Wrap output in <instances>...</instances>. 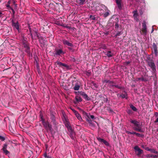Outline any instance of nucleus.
Here are the masks:
<instances>
[{
  "label": "nucleus",
  "mask_w": 158,
  "mask_h": 158,
  "mask_svg": "<svg viewBox=\"0 0 158 158\" xmlns=\"http://www.w3.org/2000/svg\"><path fill=\"white\" fill-rule=\"evenodd\" d=\"M130 122L132 124V128L135 130L140 132H143L142 129V124L136 120H130Z\"/></svg>",
  "instance_id": "1"
},
{
  "label": "nucleus",
  "mask_w": 158,
  "mask_h": 158,
  "mask_svg": "<svg viewBox=\"0 0 158 158\" xmlns=\"http://www.w3.org/2000/svg\"><path fill=\"white\" fill-rule=\"evenodd\" d=\"M42 122L43 125L45 128L48 129L50 130H52V127L51 125L49 124L48 122H45L44 120L42 121Z\"/></svg>",
  "instance_id": "2"
},
{
  "label": "nucleus",
  "mask_w": 158,
  "mask_h": 158,
  "mask_svg": "<svg viewBox=\"0 0 158 158\" xmlns=\"http://www.w3.org/2000/svg\"><path fill=\"white\" fill-rule=\"evenodd\" d=\"M7 145L6 143H5L3 145L2 149L4 153L6 155H7L10 153L7 150Z\"/></svg>",
  "instance_id": "3"
},
{
  "label": "nucleus",
  "mask_w": 158,
  "mask_h": 158,
  "mask_svg": "<svg viewBox=\"0 0 158 158\" xmlns=\"http://www.w3.org/2000/svg\"><path fill=\"white\" fill-rule=\"evenodd\" d=\"M148 64L152 69L153 71L154 72L156 71V66L154 63L152 61L150 60L148 62Z\"/></svg>",
  "instance_id": "4"
},
{
  "label": "nucleus",
  "mask_w": 158,
  "mask_h": 158,
  "mask_svg": "<svg viewBox=\"0 0 158 158\" xmlns=\"http://www.w3.org/2000/svg\"><path fill=\"white\" fill-rule=\"evenodd\" d=\"M97 139L100 142L105 144L106 146H108L109 145L108 142L103 139L99 137H97Z\"/></svg>",
  "instance_id": "5"
},
{
  "label": "nucleus",
  "mask_w": 158,
  "mask_h": 158,
  "mask_svg": "<svg viewBox=\"0 0 158 158\" xmlns=\"http://www.w3.org/2000/svg\"><path fill=\"white\" fill-rule=\"evenodd\" d=\"M64 53L63 52L61 49H56L55 50V53H54V55L55 56L56 55L60 56L62 54H64Z\"/></svg>",
  "instance_id": "6"
},
{
  "label": "nucleus",
  "mask_w": 158,
  "mask_h": 158,
  "mask_svg": "<svg viewBox=\"0 0 158 158\" xmlns=\"http://www.w3.org/2000/svg\"><path fill=\"white\" fill-rule=\"evenodd\" d=\"M134 149L136 151L138 152V153L137 154L138 156H139L142 153H143V151L140 149L139 147L137 146H136L134 147Z\"/></svg>",
  "instance_id": "7"
},
{
  "label": "nucleus",
  "mask_w": 158,
  "mask_h": 158,
  "mask_svg": "<svg viewBox=\"0 0 158 158\" xmlns=\"http://www.w3.org/2000/svg\"><path fill=\"white\" fill-rule=\"evenodd\" d=\"M142 30L143 32L145 35H146L147 33V27L145 22H143L142 24Z\"/></svg>",
  "instance_id": "8"
},
{
  "label": "nucleus",
  "mask_w": 158,
  "mask_h": 158,
  "mask_svg": "<svg viewBox=\"0 0 158 158\" xmlns=\"http://www.w3.org/2000/svg\"><path fill=\"white\" fill-rule=\"evenodd\" d=\"M73 112H74L76 117H77V118L80 121H82V119L81 117V116H80L79 114L76 110H73Z\"/></svg>",
  "instance_id": "9"
},
{
  "label": "nucleus",
  "mask_w": 158,
  "mask_h": 158,
  "mask_svg": "<svg viewBox=\"0 0 158 158\" xmlns=\"http://www.w3.org/2000/svg\"><path fill=\"white\" fill-rule=\"evenodd\" d=\"M115 1L118 9L121 10L122 8L121 5L122 0H115Z\"/></svg>",
  "instance_id": "10"
},
{
  "label": "nucleus",
  "mask_w": 158,
  "mask_h": 158,
  "mask_svg": "<svg viewBox=\"0 0 158 158\" xmlns=\"http://www.w3.org/2000/svg\"><path fill=\"white\" fill-rule=\"evenodd\" d=\"M63 43L64 45H67L68 46L72 47L73 46V44L69 42L68 41L65 40H63Z\"/></svg>",
  "instance_id": "11"
},
{
  "label": "nucleus",
  "mask_w": 158,
  "mask_h": 158,
  "mask_svg": "<svg viewBox=\"0 0 158 158\" xmlns=\"http://www.w3.org/2000/svg\"><path fill=\"white\" fill-rule=\"evenodd\" d=\"M12 26L15 27L17 30H19V23L18 22H17L15 23L13 21H12Z\"/></svg>",
  "instance_id": "12"
},
{
  "label": "nucleus",
  "mask_w": 158,
  "mask_h": 158,
  "mask_svg": "<svg viewBox=\"0 0 158 158\" xmlns=\"http://www.w3.org/2000/svg\"><path fill=\"white\" fill-rule=\"evenodd\" d=\"M152 48L153 49L156 55L157 53V47L156 44L154 43L153 44Z\"/></svg>",
  "instance_id": "13"
},
{
  "label": "nucleus",
  "mask_w": 158,
  "mask_h": 158,
  "mask_svg": "<svg viewBox=\"0 0 158 158\" xmlns=\"http://www.w3.org/2000/svg\"><path fill=\"white\" fill-rule=\"evenodd\" d=\"M56 64L60 66H63L64 67H67V65L64 63H62L59 62H56Z\"/></svg>",
  "instance_id": "14"
},
{
  "label": "nucleus",
  "mask_w": 158,
  "mask_h": 158,
  "mask_svg": "<svg viewBox=\"0 0 158 158\" xmlns=\"http://www.w3.org/2000/svg\"><path fill=\"white\" fill-rule=\"evenodd\" d=\"M146 79L145 78L143 77H142L140 78H137L135 79V81H145Z\"/></svg>",
  "instance_id": "15"
},
{
  "label": "nucleus",
  "mask_w": 158,
  "mask_h": 158,
  "mask_svg": "<svg viewBox=\"0 0 158 158\" xmlns=\"http://www.w3.org/2000/svg\"><path fill=\"white\" fill-rule=\"evenodd\" d=\"M85 0H77L76 2L79 4L83 5L85 3Z\"/></svg>",
  "instance_id": "16"
},
{
  "label": "nucleus",
  "mask_w": 158,
  "mask_h": 158,
  "mask_svg": "<svg viewBox=\"0 0 158 158\" xmlns=\"http://www.w3.org/2000/svg\"><path fill=\"white\" fill-rule=\"evenodd\" d=\"M106 55L108 57H110L113 56V54L110 51H108L107 52L106 54Z\"/></svg>",
  "instance_id": "17"
},
{
  "label": "nucleus",
  "mask_w": 158,
  "mask_h": 158,
  "mask_svg": "<svg viewBox=\"0 0 158 158\" xmlns=\"http://www.w3.org/2000/svg\"><path fill=\"white\" fill-rule=\"evenodd\" d=\"M75 99L77 102H81L82 101L81 98L78 96H76L75 97Z\"/></svg>",
  "instance_id": "18"
},
{
  "label": "nucleus",
  "mask_w": 158,
  "mask_h": 158,
  "mask_svg": "<svg viewBox=\"0 0 158 158\" xmlns=\"http://www.w3.org/2000/svg\"><path fill=\"white\" fill-rule=\"evenodd\" d=\"M124 94H122L120 95V96H119V97H121L123 98H126L127 99V93L126 92H124Z\"/></svg>",
  "instance_id": "19"
},
{
  "label": "nucleus",
  "mask_w": 158,
  "mask_h": 158,
  "mask_svg": "<svg viewBox=\"0 0 158 158\" xmlns=\"http://www.w3.org/2000/svg\"><path fill=\"white\" fill-rule=\"evenodd\" d=\"M80 86L77 83L76 84L75 86L74 87V89L75 90H78L79 89Z\"/></svg>",
  "instance_id": "20"
},
{
  "label": "nucleus",
  "mask_w": 158,
  "mask_h": 158,
  "mask_svg": "<svg viewBox=\"0 0 158 158\" xmlns=\"http://www.w3.org/2000/svg\"><path fill=\"white\" fill-rule=\"evenodd\" d=\"M147 150L148 151H149L151 152H152L154 153L157 154L158 153V152L157 151H156L154 149H147Z\"/></svg>",
  "instance_id": "21"
},
{
  "label": "nucleus",
  "mask_w": 158,
  "mask_h": 158,
  "mask_svg": "<svg viewBox=\"0 0 158 158\" xmlns=\"http://www.w3.org/2000/svg\"><path fill=\"white\" fill-rule=\"evenodd\" d=\"M6 7L7 8L8 10H12L13 12H14V10L13 8H12L9 4H7L6 5Z\"/></svg>",
  "instance_id": "22"
},
{
  "label": "nucleus",
  "mask_w": 158,
  "mask_h": 158,
  "mask_svg": "<svg viewBox=\"0 0 158 158\" xmlns=\"http://www.w3.org/2000/svg\"><path fill=\"white\" fill-rule=\"evenodd\" d=\"M61 26L67 28L69 29H71V27L70 26H68V25H65L64 24L61 25Z\"/></svg>",
  "instance_id": "23"
},
{
  "label": "nucleus",
  "mask_w": 158,
  "mask_h": 158,
  "mask_svg": "<svg viewBox=\"0 0 158 158\" xmlns=\"http://www.w3.org/2000/svg\"><path fill=\"white\" fill-rule=\"evenodd\" d=\"M112 86L114 87L117 88L119 89H122L123 88V87H122L119 86L118 85H112Z\"/></svg>",
  "instance_id": "24"
},
{
  "label": "nucleus",
  "mask_w": 158,
  "mask_h": 158,
  "mask_svg": "<svg viewBox=\"0 0 158 158\" xmlns=\"http://www.w3.org/2000/svg\"><path fill=\"white\" fill-rule=\"evenodd\" d=\"M84 98L85 100L89 101L90 100V98L89 97L87 96V95L86 94L83 97Z\"/></svg>",
  "instance_id": "25"
},
{
  "label": "nucleus",
  "mask_w": 158,
  "mask_h": 158,
  "mask_svg": "<svg viewBox=\"0 0 158 158\" xmlns=\"http://www.w3.org/2000/svg\"><path fill=\"white\" fill-rule=\"evenodd\" d=\"M40 119H41L40 121H44V118L43 116L42 115V114L41 113V111H40Z\"/></svg>",
  "instance_id": "26"
},
{
  "label": "nucleus",
  "mask_w": 158,
  "mask_h": 158,
  "mask_svg": "<svg viewBox=\"0 0 158 158\" xmlns=\"http://www.w3.org/2000/svg\"><path fill=\"white\" fill-rule=\"evenodd\" d=\"M134 13L133 16L135 17L136 18L138 16L137 11V10L133 12Z\"/></svg>",
  "instance_id": "27"
},
{
  "label": "nucleus",
  "mask_w": 158,
  "mask_h": 158,
  "mask_svg": "<svg viewBox=\"0 0 158 158\" xmlns=\"http://www.w3.org/2000/svg\"><path fill=\"white\" fill-rule=\"evenodd\" d=\"M23 46L26 48H27L28 49L29 48V46L28 44H27L26 43H24L23 42Z\"/></svg>",
  "instance_id": "28"
},
{
  "label": "nucleus",
  "mask_w": 158,
  "mask_h": 158,
  "mask_svg": "<svg viewBox=\"0 0 158 158\" xmlns=\"http://www.w3.org/2000/svg\"><path fill=\"white\" fill-rule=\"evenodd\" d=\"M131 108L134 111H136L137 109L133 105H131L130 106Z\"/></svg>",
  "instance_id": "29"
},
{
  "label": "nucleus",
  "mask_w": 158,
  "mask_h": 158,
  "mask_svg": "<svg viewBox=\"0 0 158 158\" xmlns=\"http://www.w3.org/2000/svg\"><path fill=\"white\" fill-rule=\"evenodd\" d=\"M148 156L149 157H151L152 158H156L157 157H158V155H151Z\"/></svg>",
  "instance_id": "30"
},
{
  "label": "nucleus",
  "mask_w": 158,
  "mask_h": 158,
  "mask_svg": "<svg viewBox=\"0 0 158 158\" xmlns=\"http://www.w3.org/2000/svg\"><path fill=\"white\" fill-rule=\"evenodd\" d=\"M66 126L67 128L69 130L70 129V130H71V127L69 125V124L68 123H67L66 125Z\"/></svg>",
  "instance_id": "31"
},
{
  "label": "nucleus",
  "mask_w": 158,
  "mask_h": 158,
  "mask_svg": "<svg viewBox=\"0 0 158 158\" xmlns=\"http://www.w3.org/2000/svg\"><path fill=\"white\" fill-rule=\"evenodd\" d=\"M93 85V86H94V87L93 88H97L98 87V85H97L94 83V82H92L91 83Z\"/></svg>",
  "instance_id": "32"
},
{
  "label": "nucleus",
  "mask_w": 158,
  "mask_h": 158,
  "mask_svg": "<svg viewBox=\"0 0 158 158\" xmlns=\"http://www.w3.org/2000/svg\"><path fill=\"white\" fill-rule=\"evenodd\" d=\"M88 118L89 119H87V121L88 122V123L89 124H91L92 123V120L89 119H90V118L89 117V116H88Z\"/></svg>",
  "instance_id": "33"
},
{
  "label": "nucleus",
  "mask_w": 158,
  "mask_h": 158,
  "mask_svg": "<svg viewBox=\"0 0 158 158\" xmlns=\"http://www.w3.org/2000/svg\"><path fill=\"white\" fill-rule=\"evenodd\" d=\"M79 93H80V95L82 96L83 97L86 94L84 92H82V91L80 92H79Z\"/></svg>",
  "instance_id": "34"
},
{
  "label": "nucleus",
  "mask_w": 158,
  "mask_h": 158,
  "mask_svg": "<svg viewBox=\"0 0 158 158\" xmlns=\"http://www.w3.org/2000/svg\"><path fill=\"white\" fill-rule=\"evenodd\" d=\"M127 133L128 134H132V135H134V134H136V132H130V131H127Z\"/></svg>",
  "instance_id": "35"
},
{
  "label": "nucleus",
  "mask_w": 158,
  "mask_h": 158,
  "mask_svg": "<svg viewBox=\"0 0 158 158\" xmlns=\"http://www.w3.org/2000/svg\"><path fill=\"white\" fill-rule=\"evenodd\" d=\"M110 11H108L106 12L104 14V15L105 17L109 15Z\"/></svg>",
  "instance_id": "36"
},
{
  "label": "nucleus",
  "mask_w": 158,
  "mask_h": 158,
  "mask_svg": "<svg viewBox=\"0 0 158 158\" xmlns=\"http://www.w3.org/2000/svg\"><path fill=\"white\" fill-rule=\"evenodd\" d=\"M25 51L28 54H30V47H29V48H26L25 50Z\"/></svg>",
  "instance_id": "37"
},
{
  "label": "nucleus",
  "mask_w": 158,
  "mask_h": 158,
  "mask_svg": "<svg viewBox=\"0 0 158 158\" xmlns=\"http://www.w3.org/2000/svg\"><path fill=\"white\" fill-rule=\"evenodd\" d=\"M0 139L2 141H4L5 140V138L3 136L0 135Z\"/></svg>",
  "instance_id": "38"
},
{
  "label": "nucleus",
  "mask_w": 158,
  "mask_h": 158,
  "mask_svg": "<svg viewBox=\"0 0 158 158\" xmlns=\"http://www.w3.org/2000/svg\"><path fill=\"white\" fill-rule=\"evenodd\" d=\"M136 135L138 137H142L143 135H141L139 133H136Z\"/></svg>",
  "instance_id": "39"
},
{
  "label": "nucleus",
  "mask_w": 158,
  "mask_h": 158,
  "mask_svg": "<svg viewBox=\"0 0 158 158\" xmlns=\"http://www.w3.org/2000/svg\"><path fill=\"white\" fill-rule=\"evenodd\" d=\"M121 34V33L120 32H118L115 35V36H119Z\"/></svg>",
  "instance_id": "40"
},
{
  "label": "nucleus",
  "mask_w": 158,
  "mask_h": 158,
  "mask_svg": "<svg viewBox=\"0 0 158 158\" xmlns=\"http://www.w3.org/2000/svg\"><path fill=\"white\" fill-rule=\"evenodd\" d=\"M90 18H91L93 20L95 19V17L94 16H93L92 15H90Z\"/></svg>",
  "instance_id": "41"
},
{
  "label": "nucleus",
  "mask_w": 158,
  "mask_h": 158,
  "mask_svg": "<svg viewBox=\"0 0 158 158\" xmlns=\"http://www.w3.org/2000/svg\"><path fill=\"white\" fill-rule=\"evenodd\" d=\"M104 101L106 102H109V100L107 98H105Z\"/></svg>",
  "instance_id": "42"
},
{
  "label": "nucleus",
  "mask_w": 158,
  "mask_h": 158,
  "mask_svg": "<svg viewBox=\"0 0 158 158\" xmlns=\"http://www.w3.org/2000/svg\"><path fill=\"white\" fill-rule=\"evenodd\" d=\"M89 118L92 119H94V116L93 115H90Z\"/></svg>",
  "instance_id": "43"
},
{
  "label": "nucleus",
  "mask_w": 158,
  "mask_h": 158,
  "mask_svg": "<svg viewBox=\"0 0 158 158\" xmlns=\"http://www.w3.org/2000/svg\"><path fill=\"white\" fill-rule=\"evenodd\" d=\"M130 63V62L129 61H126L125 62V65H127L128 64Z\"/></svg>",
  "instance_id": "44"
},
{
  "label": "nucleus",
  "mask_w": 158,
  "mask_h": 158,
  "mask_svg": "<svg viewBox=\"0 0 158 158\" xmlns=\"http://www.w3.org/2000/svg\"><path fill=\"white\" fill-rule=\"evenodd\" d=\"M154 30V28H153V26H152V31H151V33H152V32H153V31Z\"/></svg>",
  "instance_id": "45"
},
{
  "label": "nucleus",
  "mask_w": 158,
  "mask_h": 158,
  "mask_svg": "<svg viewBox=\"0 0 158 158\" xmlns=\"http://www.w3.org/2000/svg\"><path fill=\"white\" fill-rule=\"evenodd\" d=\"M10 1H8V2H7V4H9V5H10Z\"/></svg>",
  "instance_id": "46"
},
{
  "label": "nucleus",
  "mask_w": 158,
  "mask_h": 158,
  "mask_svg": "<svg viewBox=\"0 0 158 158\" xmlns=\"http://www.w3.org/2000/svg\"><path fill=\"white\" fill-rule=\"evenodd\" d=\"M155 122H158V118L156 119V120L155 121Z\"/></svg>",
  "instance_id": "47"
},
{
  "label": "nucleus",
  "mask_w": 158,
  "mask_h": 158,
  "mask_svg": "<svg viewBox=\"0 0 158 158\" xmlns=\"http://www.w3.org/2000/svg\"><path fill=\"white\" fill-rule=\"evenodd\" d=\"M30 34H31V38L33 39V36L32 35V34L31 33H30Z\"/></svg>",
  "instance_id": "48"
},
{
  "label": "nucleus",
  "mask_w": 158,
  "mask_h": 158,
  "mask_svg": "<svg viewBox=\"0 0 158 158\" xmlns=\"http://www.w3.org/2000/svg\"><path fill=\"white\" fill-rule=\"evenodd\" d=\"M47 156V155L46 154H44V156L46 157V158L47 157V156Z\"/></svg>",
  "instance_id": "49"
},
{
  "label": "nucleus",
  "mask_w": 158,
  "mask_h": 158,
  "mask_svg": "<svg viewBox=\"0 0 158 158\" xmlns=\"http://www.w3.org/2000/svg\"><path fill=\"white\" fill-rule=\"evenodd\" d=\"M47 157L46 158H52L51 157H49L47 156H46Z\"/></svg>",
  "instance_id": "50"
},
{
  "label": "nucleus",
  "mask_w": 158,
  "mask_h": 158,
  "mask_svg": "<svg viewBox=\"0 0 158 158\" xmlns=\"http://www.w3.org/2000/svg\"><path fill=\"white\" fill-rule=\"evenodd\" d=\"M158 114V113L157 112H156L155 113V115H157Z\"/></svg>",
  "instance_id": "51"
},
{
  "label": "nucleus",
  "mask_w": 158,
  "mask_h": 158,
  "mask_svg": "<svg viewBox=\"0 0 158 158\" xmlns=\"http://www.w3.org/2000/svg\"><path fill=\"white\" fill-rule=\"evenodd\" d=\"M2 14V13L0 12V18L1 17Z\"/></svg>",
  "instance_id": "52"
},
{
  "label": "nucleus",
  "mask_w": 158,
  "mask_h": 158,
  "mask_svg": "<svg viewBox=\"0 0 158 158\" xmlns=\"http://www.w3.org/2000/svg\"><path fill=\"white\" fill-rule=\"evenodd\" d=\"M150 149V148H148L147 147V148H146V149L147 150V149Z\"/></svg>",
  "instance_id": "53"
},
{
  "label": "nucleus",
  "mask_w": 158,
  "mask_h": 158,
  "mask_svg": "<svg viewBox=\"0 0 158 158\" xmlns=\"http://www.w3.org/2000/svg\"><path fill=\"white\" fill-rule=\"evenodd\" d=\"M110 111H111V112L113 111V110L112 109H110Z\"/></svg>",
  "instance_id": "54"
},
{
  "label": "nucleus",
  "mask_w": 158,
  "mask_h": 158,
  "mask_svg": "<svg viewBox=\"0 0 158 158\" xmlns=\"http://www.w3.org/2000/svg\"><path fill=\"white\" fill-rule=\"evenodd\" d=\"M156 131H158V129H157V130H156Z\"/></svg>",
  "instance_id": "55"
},
{
  "label": "nucleus",
  "mask_w": 158,
  "mask_h": 158,
  "mask_svg": "<svg viewBox=\"0 0 158 158\" xmlns=\"http://www.w3.org/2000/svg\"><path fill=\"white\" fill-rule=\"evenodd\" d=\"M38 1H40L41 0H37Z\"/></svg>",
  "instance_id": "56"
}]
</instances>
